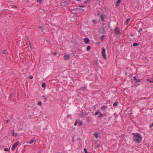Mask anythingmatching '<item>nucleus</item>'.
I'll use <instances>...</instances> for the list:
<instances>
[{"instance_id":"nucleus-20","label":"nucleus","mask_w":153,"mask_h":153,"mask_svg":"<svg viewBox=\"0 0 153 153\" xmlns=\"http://www.w3.org/2000/svg\"><path fill=\"white\" fill-rule=\"evenodd\" d=\"M100 111L99 110H98L97 111H96L95 114L96 115H98L100 113Z\"/></svg>"},{"instance_id":"nucleus-15","label":"nucleus","mask_w":153,"mask_h":153,"mask_svg":"<svg viewBox=\"0 0 153 153\" xmlns=\"http://www.w3.org/2000/svg\"><path fill=\"white\" fill-rule=\"evenodd\" d=\"M139 45V44L137 43V42H135V43H134L133 44V46L134 47H136V46H137Z\"/></svg>"},{"instance_id":"nucleus-6","label":"nucleus","mask_w":153,"mask_h":153,"mask_svg":"<svg viewBox=\"0 0 153 153\" xmlns=\"http://www.w3.org/2000/svg\"><path fill=\"white\" fill-rule=\"evenodd\" d=\"M107 106L105 105L102 106L101 108V109L104 112H105V111L107 109Z\"/></svg>"},{"instance_id":"nucleus-27","label":"nucleus","mask_w":153,"mask_h":153,"mask_svg":"<svg viewBox=\"0 0 153 153\" xmlns=\"http://www.w3.org/2000/svg\"><path fill=\"white\" fill-rule=\"evenodd\" d=\"M43 0H37V2H39L40 4H41Z\"/></svg>"},{"instance_id":"nucleus-47","label":"nucleus","mask_w":153,"mask_h":153,"mask_svg":"<svg viewBox=\"0 0 153 153\" xmlns=\"http://www.w3.org/2000/svg\"><path fill=\"white\" fill-rule=\"evenodd\" d=\"M45 117V118H48V117H46H46Z\"/></svg>"},{"instance_id":"nucleus-5","label":"nucleus","mask_w":153,"mask_h":153,"mask_svg":"<svg viewBox=\"0 0 153 153\" xmlns=\"http://www.w3.org/2000/svg\"><path fill=\"white\" fill-rule=\"evenodd\" d=\"M114 32L116 35H118L120 33V28L118 27H116L114 30Z\"/></svg>"},{"instance_id":"nucleus-7","label":"nucleus","mask_w":153,"mask_h":153,"mask_svg":"<svg viewBox=\"0 0 153 153\" xmlns=\"http://www.w3.org/2000/svg\"><path fill=\"white\" fill-rule=\"evenodd\" d=\"M70 56L69 55H65L64 56V59L66 60H68L70 57Z\"/></svg>"},{"instance_id":"nucleus-38","label":"nucleus","mask_w":153,"mask_h":153,"mask_svg":"<svg viewBox=\"0 0 153 153\" xmlns=\"http://www.w3.org/2000/svg\"><path fill=\"white\" fill-rule=\"evenodd\" d=\"M29 78L30 79H32L33 78V76L32 75H30L29 76Z\"/></svg>"},{"instance_id":"nucleus-9","label":"nucleus","mask_w":153,"mask_h":153,"mask_svg":"<svg viewBox=\"0 0 153 153\" xmlns=\"http://www.w3.org/2000/svg\"><path fill=\"white\" fill-rule=\"evenodd\" d=\"M133 78H134V80H136V82H140L141 81L140 79H139L138 78V77H137L136 76H135Z\"/></svg>"},{"instance_id":"nucleus-30","label":"nucleus","mask_w":153,"mask_h":153,"mask_svg":"<svg viewBox=\"0 0 153 153\" xmlns=\"http://www.w3.org/2000/svg\"><path fill=\"white\" fill-rule=\"evenodd\" d=\"M84 150L85 153H88L87 149L86 148H84Z\"/></svg>"},{"instance_id":"nucleus-13","label":"nucleus","mask_w":153,"mask_h":153,"mask_svg":"<svg viewBox=\"0 0 153 153\" xmlns=\"http://www.w3.org/2000/svg\"><path fill=\"white\" fill-rule=\"evenodd\" d=\"M118 103V102L117 101H116L113 104V106H117Z\"/></svg>"},{"instance_id":"nucleus-33","label":"nucleus","mask_w":153,"mask_h":153,"mask_svg":"<svg viewBox=\"0 0 153 153\" xmlns=\"http://www.w3.org/2000/svg\"><path fill=\"white\" fill-rule=\"evenodd\" d=\"M105 36V35H103L102 36H101V40H102L103 39L104 37Z\"/></svg>"},{"instance_id":"nucleus-19","label":"nucleus","mask_w":153,"mask_h":153,"mask_svg":"<svg viewBox=\"0 0 153 153\" xmlns=\"http://www.w3.org/2000/svg\"><path fill=\"white\" fill-rule=\"evenodd\" d=\"M35 142V140L33 139L31 140L29 142L30 144L33 143L34 142Z\"/></svg>"},{"instance_id":"nucleus-29","label":"nucleus","mask_w":153,"mask_h":153,"mask_svg":"<svg viewBox=\"0 0 153 153\" xmlns=\"http://www.w3.org/2000/svg\"><path fill=\"white\" fill-rule=\"evenodd\" d=\"M150 128L152 130H153V123L152 124L150 125Z\"/></svg>"},{"instance_id":"nucleus-41","label":"nucleus","mask_w":153,"mask_h":153,"mask_svg":"<svg viewBox=\"0 0 153 153\" xmlns=\"http://www.w3.org/2000/svg\"><path fill=\"white\" fill-rule=\"evenodd\" d=\"M57 54V53L56 52H54L53 53V54L54 55H56Z\"/></svg>"},{"instance_id":"nucleus-45","label":"nucleus","mask_w":153,"mask_h":153,"mask_svg":"<svg viewBox=\"0 0 153 153\" xmlns=\"http://www.w3.org/2000/svg\"><path fill=\"white\" fill-rule=\"evenodd\" d=\"M88 0V1H89V2H91V0Z\"/></svg>"},{"instance_id":"nucleus-34","label":"nucleus","mask_w":153,"mask_h":153,"mask_svg":"<svg viewBox=\"0 0 153 153\" xmlns=\"http://www.w3.org/2000/svg\"><path fill=\"white\" fill-rule=\"evenodd\" d=\"M76 9H79L80 10H82L83 11H85V10L84 9H82V8H76Z\"/></svg>"},{"instance_id":"nucleus-49","label":"nucleus","mask_w":153,"mask_h":153,"mask_svg":"<svg viewBox=\"0 0 153 153\" xmlns=\"http://www.w3.org/2000/svg\"><path fill=\"white\" fill-rule=\"evenodd\" d=\"M70 116V115H68V116H67V117H68V116Z\"/></svg>"},{"instance_id":"nucleus-46","label":"nucleus","mask_w":153,"mask_h":153,"mask_svg":"<svg viewBox=\"0 0 153 153\" xmlns=\"http://www.w3.org/2000/svg\"><path fill=\"white\" fill-rule=\"evenodd\" d=\"M41 27H42L41 26H39V28H41Z\"/></svg>"},{"instance_id":"nucleus-1","label":"nucleus","mask_w":153,"mask_h":153,"mask_svg":"<svg viewBox=\"0 0 153 153\" xmlns=\"http://www.w3.org/2000/svg\"><path fill=\"white\" fill-rule=\"evenodd\" d=\"M132 135H133V139L134 141L137 143H139L141 141L142 139L140 135L137 133H133Z\"/></svg>"},{"instance_id":"nucleus-39","label":"nucleus","mask_w":153,"mask_h":153,"mask_svg":"<svg viewBox=\"0 0 153 153\" xmlns=\"http://www.w3.org/2000/svg\"><path fill=\"white\" fill-rule=\"evenodd\" d=\"M5 51H6V50H4L3 51V52H2V53H3V54H4L5 53Z\"/></svg>"},{"instance_id":"nucleus-37","label":"nucleus","mask_w":153,"mask_h":153,"mask_svg":"<svg viewBox=\"0 0 153 153\" xmlns=\"http://www.w3.org/2000/svg\"><path fill=\"white\" fill-rule=\"evenodd\" d=\"M93 22H94V24H96L97 22H96V20H94L93 21Z\"/></svg>"},{"instance_id":"nucleus-18","label":"nucleus","mask_w":153,"mask_h":153,"mask_svg":"<svg viewBox=\"0 0 153 153\" xmlns=\"http://www.w3.org/2000/svg\"><path fill=\"white\" fill-rule=\"evenodd\" d=\"M78 126H81L82 124V121H78Z\"/></svg>"},{"instance_id":"nucleus-50","label":"nucleus","mask_w":153,"mask_h":153,"mask_svg":"<svg viewBox=\"0 0 153 153\" xmlns=\"http://www.w3.org/2000/svg\"><path fill=\"white\" fill-rule=\"evenodd\" d=\"M42 31H43V30H42Z\"/></svg>"},{"instance_id":"nucleus-12","label":"nucleus","mask_w":153,"mask_h":153,"mask_svg":"<svg viewBox=\"0 0 153 153\" xmlns=\"http://www.w3.org/2000/svg\"><path fill=\"white\" fill-rule=\"evenodd\" d=\"M105 15H101V16H100V18H101V20L103 21V22H104L105 21L104 20V16H105Z\"/></svg>"},{"instance_id":"nucleus-25","label":"nucleus","mask_w":153,"mask_h":153,"mask_svg":"<svg viewBox=\"0 0 153 153\" xmlns=\"http://www.w3.org/2000/svg\"><path fill=\"white\" fill-rule=\"evenodd\" d=\"M91 48V47L90 46H89L87 47V51H89Z\"/></svg>"},{"instance_id":"nucleus-16","label":"nucleus","mask_w":153,"mask_h":153,"mask_svg":"<svg viewBox=\"0 0 153 153\" xmlns=\"http://www.w3.org/2000/svg\"><path fill=\"white\" fill-rule=\"evenodd\" d=\"M99 114H100L98 116V118H100L104 116V115L102 114L100 112Z\"/></svg>"},{"instance_id":"nucleus-4","label":"nucleus","mask_w":153,"mask_h":153,"mask_svg":"<svg viewBox=\"0 0 153 153\" xmlns=\"http://www.w3.org/2000/svg\"><path fill=\"white\" fill-rule=\"evenodd\" d=\"M105 49L104 48H102V54L103 57L105 59H106L107 58L105 54Z\"/></svg>"},{"instance_id":"nucleus-24","label":"nucleus","mask_w":153,"mask_h":153,"mask_svg":"<svg viewBox=\"0 0 153 153\" xmlns=\"http://www.w3.org/2000/svg\"><path fill=\"white\" fill-rule=\"evenodd\" d=\"M38 105L39 106H41L42 105V103L41 101H39L38 103Z\"/></svg>"},{"instance_id":"nucleus-10","label":"nucleus","mask_w":153,"mask_h":153,"mask_svg":"<svg viewBox=\"0 0 153 153\" xmlns=\"http://www.w3.org/2000/svg\"><path fill=\"white\" fill-rule=\"evenodd\" d=\"M121 2V0H118L117 1V2L116 4V6L117 7H118L120 6V3Z\"/></svg>"},{"instance_id":"nucleus-21","label":"nucleus","mask_w":153,"mask_h":153,"mask_svg":"<svg viewBox=\"0 0 153 153\" xmlns=\"http://www.w3.org/2000/svg\"><path fill=\"white\" fill-rule=\"evenodd\" d=\"M147 81L151 83L153 82V79H148Z\"/></svg>"},{"instance_id":"nucleus-8","label":"nucleus","mask_w":153,"mask_h":153,"mask_svg":"<svg viewBox=\"0 0 153 153\" xmlns=\"http://www.w3.org/2000/svg\"><path fill=\"white\" fill-rule=\"evenodd\" d=\"M84 41L85 43L87 44L89 43L90 42V40L87 38H85L84 39Z\"/></svg>"},{"instance_id":"nucleus-40","label":"nucleus","mask_w":153,"mask_h":153,"mask_svg":"<svg viewBox=\"0 0 153 153\" xmlns=\"http://www.w3.org/2000/svg\"><path fill=\"white\" fill-rule=\"evenodd\" d=\"M84 5H79V7H84Z\"/></svg>"},{"instance_id":"nucleus-14","label":"nucleus","mask_w":153,"mask_h":153,"mask_svg":"<svg viewBox=\"0 0 153 153\" xmlns=\"http://www.w3.org/2000/svg\"><path fill=\"white\" fill-rule=\"evenodd\" d=\"M130 22V19H127L126 21V25H127Z\"/></svg>"},{"instance_id":"nucleus-32","label":"nucleus","mask_w":153,"mask_h":153,"mask_svg":"<svg viewBox=\"0 0 153 153\" xmlns=\"http://www.w3.org/2000/svg\"><path fill=\"white\" fill-rule=\"evenodd\" d=\"M87 3H88L89 4H90L91 3V2H89V1H88V0H87L86 1L84 2L83 3L86 4Z\"/></svg>"},{"instance_id":"nucleus-3","label":"nucleus","mask_w":153,"mask_h":153,"mask_svg":"<svg viewBox=\"0 0 153 153\" xmlns=\"http://www.w3.org/2000/svg\"><path fill=\"white\" fill-rule=\"evenodd\" d=\"M19 141H17L16 143L13 145L12 146L11 149L12 151H13L17 147V146L19 144Z\"/></svg>"},{"instance_id":"nucleus-51","label":"nucleus","mask_w":153,"mask_h":153,"mask_svg":"<svg viewBox=\"0 0 153 153\" xmlns=\"http://www.w3.org/2000/svg\"><path fill=\"white\" fill-rule=\"evenodd\" d=\"M42 97H44V96H43Z\"/></svg>"},{"instance_id":"nucleus-44","label":"nucleus","mask_w":153,"mask_h":153,"mask_svg":"<svg viewBox=\"0 0 153 153\" xmlns=\"http://www.w3.org/2000/svg\"><path fill=\"white\" fill-rule=\"evenodd\" d=\"M95 147H96V148H98L99 147V146L98 145H97Z\"/></svg>"},{"instance_id":"nucleus-26","label":"nucleus","mask_w":153,"mask_h":153,"mask_svg":"<svg viewBox=\"0 0 153 153\" xmlns=\"http://www.w3.org/2000/svg\"><path fill=\"white\" fill-rule=\"evenodd\" d=\"M78 121H79V120H77L76 121V122L74 123V126H76L77 125L78 123Z\"/></svg>"},{"instance_id":"nucleus-2","label":"nucleus","mask_w":153,"mask_h":153,"mask_svg":"<svg viewBox=\"0 0 153 153\" xmlns=\"http://www.w3.org/2000/svg\"><path fill=\"white\" fill-rule=\"evenodd\" d=\"M107 27L106 26L100 27L99 30V32L100 33H104L105 32V28Z\"/></svg>"},{"instance_id":"nucleus-35","label":"nucleus","mask_w":153,"mask_h":153,"mask_svg":"<svg viewBox=\"0 0 153 153\" xmlns=\"http://www.w3.org/2000/svg\"><path fill=\"white\" fill-rule=\"evenodd\" d=\"M9 149L8 148H5L4 149V151H9Z\"/></svg>"},{"instance_id":"nucleus-23","label":"nucleus","mask_w":153,"mask_h":153,"mask_svg":"<svg viewBox=\"0 0 153 153\" xmlns=\"http://www.w3.org/2000/svg\"><path fill=\"white\" fill-rule=\"evenodd\" d=\"M42 86L43 88H45L46 87L45 84L44 82L43 83L42 85Z\"/></svg>"},{"instance_id":"nucleus-31","label":"nucleus","mask_w":153,"mask_h":153,"mask_svg":"<svg viewBox=\"0 0 153 153\" xmlns=\"http://www.w3.org/2000/svg\"><path fill=\"white\" fill-rule=\"evenodd\" d=\"M45 40L46 42L49 43V44H50V41L46 39Z\"/></svg>"},{"instance_id":"nucleus-17","label":"nucleus","mask_w":153,"mask_h":153,"mask_svg":"<svg viewBox=\"0 0 153 153\" xmlns=\"http://www.w3.org/2000/svg\"><path fill=\"white\" fill-rule=\"evenodd\" d=\"M94 136H95V137L96 138H98V134H97L94 133Z\"/></svg>"},{"instance_id":"nucleus-11","label":"nucleus","mask_w":153,"mask_h":153,"mask_svg":"<svg viewBox=\"0 0 153 153\" xmlns=\"http://www.w3.org/2000/svg\"><path fill=\"white\" fill-rule=\"evenodd\" d=\"M92 120V118L91 117H88L87 118L86 120L88 122L91 121Z\"/></svg>"},{"instance_id":"nucleus-22","label":"nucleus","mask_w":153,"mask_h":153,"mask_svg":"<svg viewBox=\"0 0 153 153\" xmlns=\"http://www.w3.org/2000/svg\"><path fill=\"white\" fill-rule=\"evenodd\" d=\"M12 135L16 137L18 136V134L17 133H15L14 132H13L12 134Z\"/></svg>"},{"instance_id":"nucleus-36","label":"nucleus","mask_w":153,"mask_h":153,"mask_svg":"<svg viewBox=\"0 0 153 153\" xmlns=\"http://www.w3.org/2000/svg\"><path fill=\"white\" fill-rule=\"evenodd\" d=\"M143 30V29L142 28H140V29L138 30V31L139 32H140V31H142Z\"/></svg>"},{"instance_id":"nucleus-43","label":"nucleus","mask_w":153,"mask_h":153,"mask_svg":"<svg viewBox=\"0 0 153 153\" xmlns=\"http://www.w3.org/2000/svg\"><path fill=\"white\" fill-rule=\"evenodd\" d=\"M147 147L148 148H149L150 147V146L148 144L147 145Z\"/></svg>"},{"instance_id":"nucleus-42","label":"nucleus","mask_w":153,"mask_h":153,"mask_svg":"<svg viewBox=\"0 0 153 153\" xmlns=\"http://www.w3.org/2000/svg\"><path fill=\"white\" fill-rule=\"evenodd\" d=\"M9 120H6V122L7 123H8V122L9 121Z\"/></svg>"},{"instance_id":"nucleus-28","label":"nucleus","mask_w":153,"mask_h":153,"mask_svg":"<svg viewBox=\"0 0 153 153\" xmlns=\"http://www.w3.org/2000/svg\"><path fill=\"white\" fill-rule=\"evenodd\" d=\"M29 45L30 47V48L31 49H32V46L31 44V43L30 42V41L29 42Z\"/></svg>"},{"instance_id":"nucleus-48","label":"nucleus","mask_w":153,"mask_h":153,"mask_svg":"<svg viewBox=\"0 0 153 153\" xmlns=\"http://www.w3.org/2000/svg\"><path fill=\"white\" fill-rule=\"evenodd\" d=\"M46 99H47L46 97H45V100H46Z\"/></svg>"}]
</instances>
